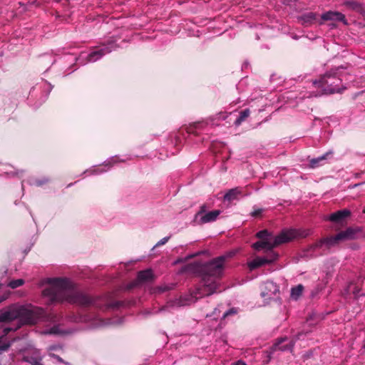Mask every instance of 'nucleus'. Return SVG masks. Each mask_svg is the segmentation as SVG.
I'll return each mask as SVG.
<instances>
[{
	"mask_svg": "<svg viewBox=\"0 0 365 365\" xmlns=\"http://www.w3.org/2000/svg\"><path fill=\"white\" fill-rule=\"evenodd\" d=\"M48 287L42 294L46 299L47 303L68 302L80 306L94 304L98 306L96 299L78 290L73 283L62 278H48L46 280Z\"/></svg>",
	"mask_w": 365,
	"mask_h": 365,
	"instance_id": "1",
	"label": "nucleus"
},
{
	"mask_svg": "<svg viewBox=\"0 0 365 365\" xmlns=\"http://www.w3.org/2000/svg\"><path fill=\"white\" fill-rule=\"evenodd\" d=\"M42 308L31 304H12L0 312V322L8 326L3 328L4 334L16 331L24 325H32L43 315Z\"/></svg>",
	"mask_w": 365,
	"mask_h": 365,
	"instance_id": "2",
	"label": "nucleus"
},
{
	"mask_svg": "<svg viewBox=\"0 0 365 365\" xmlns=\"http://www.w3.org/2000/svg\"><path fill=\"white\" fill-rule=\"evenodd\" d=\"M309 229L295 230L289 229L282 231L277 236H273L267 230H262L257 234V237L261 240L253 244L252 247L256 250H271L275 246L289 242L297 237H306L311 235Z\"/></svg>",
	"mask_w": 365,
	"mask_h": 365,
	"instance_id": "3",
	"label": "nucleus"
},
{
	"mask_svg": "<svg viewBox=\"0 0 365 365\" xmlns=\"http://www.w3.org/2000/svg\"><path fill=\"white\" fill-rule=\"evenodd\" d=\"M225 257H217L205 266V274L203 275V285L197 289L195 299L209 296L217 292L219 284L217 278L219 277L223 270Z\"/></svg>",
	"mask_w": 365,
	"mask_h": 365,
	"instance_id": "4",
	"label": "nucleus"
},
{
	"mask_svg": "<svg viewBox=\"0 0 365 365\" xmlns=\"http://www.w3.org/2000/svg\"><path fill=\"white\" fill-rule=\"evenodd\" d=\"M339 69L340 68H337L331 70L326 73L320 80L313 82L315 87L321 88L319 95L339 93L344 89V88L341 86L342 80L340 78L341 75L338 72ZM315 96H318V94Z\"/></svg>",
	"mask_w": 365,
	"mask_h": 365,
	"instance_id": "5",
	"label": "nucleus"
},
{
	"mask_svg": "<svg viewBox=\"0 0 365 365\" xmlns=\"http://www.w3.org/2000/svg\"><path fill=\"white\" fill-rule=\"evenodd\" d=\"M362 229L360 227H350L345 230L341 231L334 236L322 239L319 241L317 246L322 247L324 245L327 247L334 246L341 241L353 240L359 237Z\"/></svg>",
	"mask_w": 365,
	"mask_h": 365,
	"instance_id": "6",
	"label": "nucleus"
},
{
	"mask_svg": "<svg viewBox=\"0 0 365 365\" xmlns=\"http://www.w3.org/2000/svg\"><path fill=\"white\" fill-rule=\"evenodd\" d=\"M114 48V44L109 43L108 46H105L104 48H98L89 53L82 52L79 57L77 58V61H78L80 64H86L87 63L95 62L102 58V56H103L105 54L111 52V51Z\"/></svg>",
	"mask_w": 365,
	"mask_h": 365,
	"instance_id": "7",
	"label": "nucleus"
},
{
	"mask_svg": "<svg viewBox=\"0 0 365 365\" xmlns=\"http://www.w3.org/2000/svg\"><path fill=\"white\" fill-rule=\"evenodd\" d=\"M277 258L278 255L273 251H270L265 257H257L248 262L247 265L250 270H254L257 267L274 262Z\"/></svg>",
	"mask_w": 365,
	"mask_h": 365,
	"instance_id": "8",
	"label": "nucleus"
},
{
	"mask_svg": "<svg viewBox=\"0 0 365 365\" xmlns=\"http://www.w3.org/2000/svg\"><path fill=\"white\" fill-rule=\"evenodd\" d=\"M278 292L279 287L273 282L267 281L261 286V296L266 299H272Z\"/></svg>",
	"mask_w": 365,
	"mask_h": 365,
	"instance_id": "9",
	"label": "nucleus"
},
{
	"mask_svg": "<svg viewBox=\"0 0 365 365\" xmlns=\"http://www.w3.org/2000/svg\"><path fill=\"white\" fill-rule=\"evenodd\" d=\"M294 343L292 340H289L287 338H281L276 344H274L271 348L272 351L270 354L274 353L276 351H288L292 350Z\"/></svg>",
	"mask_w": 365,
	"mask_h": 365,
	"instance_id": "10",
	"label": "nucleus"
},
{
	"mask_svg": "<svg viewBox=\"0 0 365 365\" xmlns=\"http://www.w3.org/2000/svg\"><path fill=\"white\" fill-rule=\"evenodd\" d=\"M322 19L323 21H341L344 24H347L345 16L339 11H327L322 15Z\"/></svg>",
	"mask_w": 365,
	"mask_h": 365,
	"instance_id": "11",
	"label": "nucleus"
},
{
	"mask_svg": "<svg viewBox=\"0 0 365 365\" xmlns=\"http://www.w3.org/2000/svg\"><path fill=\"white\" fill-rule=\"evenodd\" d=\"M220 210H213L203 214V211H200L196 214V218L200 217V222L201 224L208 223L216 220L219 215Z\"/></svg>",
	"mask_w": 365,
	"mask_h": 365,
	"instance_id": "12",
	"label": "nucleus"
},
{
	"mask_svg": "<svg viewBox=\"0 0 365 365\" xmlns=\"http://www.w3.org/2000/svg\"><path fill=\"white\" fill-rule=\"evenodd\" d=\"M350 215L351 212L347 209H344L331 214L329 217V220L331 222H339L349 217Z\"/></svg>",
	"mask_w": 365,
	"mask_h": 365,
	"instance_id": "13",
	"label": "nucleus"
},
{
	"mask_svg": "<svg viewBox=\"0 0 365 365\" xmlns=\"http://www.w3.org/2000/svg\"><path fill=\"white\" fill-rule=\"evenodd\" d=\"M242 191L239 187H235L230 189L224 195L225 200L232 201L237 198V197L241 195Z\"/></svg>",
	"mask_w": 365,
	"mask_h": 365,
	"instance_id": "14",
	"label": "nucleus"
},
{
	"mask_svg": "<svg viewBox=\"0 0 365 365\" xmlns=\"http://www.w3.org/2000/svg\"><path fill=\"white\" fill-rule=\"evenodd\" d=\"M344 5L346 6L349 9L356 11L358 12H362L363 7L361 4L358 1L350 0L344 2Z\"/></svg>",
	"mask_w": 365,
	"mask_h": 365,
	"instance_id": "15",
	"label": "nucleus"
},
{
	"mask_svg": "<svg viewBox=\"0 0 365 365\" xmlns=\"http://www.w3.org/2000/svg\"><path fill=\"white\" fill-rule=\"evenodd\" d=\"M317 19V15L314 13L309 12L304 14L300 17V21L303 25H309L314 22Z\"/></svg>",
	"mask_w": 365,
	"mask_h": 365,
	"instance_id": "16",
	"label": "nucleus"
},
{
	"mask_svg": "<svg viewBox=\"0 0 365 365\" xmlns=\"http://www.w3.org/2000/svg\"><path fill=\"white\" fill-rule=\"evenodd\" d=\"M153 277V272L150 269L140 271L138 274L137 280L138 282H144L151 279Z\"/></svg>",
	"mask_w": 365,
	"mask_h": 365,
	"instance_id": "17",
	"label": "nucleus"
},
{
	"mask_svg": "<svg viewBox=\"0 0 365 365\" xmlns=\"http://www.w3.org/2000/svg\"><path fill=\"white\" fill-rule=\"evenodd\" d=\"M35 356L32 357H29L26 356H24V361L31 364V365H42L39 364V361L41 360V356H40L38 351H34Z\"/></svg>",
	"mask_w": 365,
	"mask_h": 365,
	"instance_id": "18",
	"label": "nucleus"
},
{
	"mask_svg": "<svg viewBox=\"0 0 365 365\" xmlns=\"http://www.w3.org/2000/svg\"><path fill=\"white\" fill-rule=\"evenodd\" d=\"M332 154V151H329L322 155V156L312 159L310 160V166L313 168L317 167L321 161L327 159V158L329 156H331Z\"/></svg>",
	"mask_w": 365,
	"mask_h": 365,
	"instance_id": "19",
	"label": "nucleus"
},
{
	"mask_svg": "<svg viewBox=\"0 0 365 365\" xmlns=\"http://www.w3.org/2000/svg\"><path fill=\"white\" fill-rule=\"evenodd\" d=\"M304 290V287L302 284H298L291 289V298L293 299H298L302 295Z\"/></svg>",
	"mask_w": 365,
	"mask_h": 365,
	"instance_id": "20",
	"label": "nucleus"
},
{
	"mask_svg": "<svg viewBox=\"0 0 365 365\" xmlns=\"http://www.w3.org/2000/svg\"><path fill=\"white\" fill-rule=\"evenodd\" d=\"M43 333L45 334H61V335H63V334H70L71 331L62 330L59 326H54L52 328H51L50 329L43 331Z\"/></svg>",
	"mask_w": 365,
	"mask_h": 365,
	"instance_id": "21",
	"label": "nucleus"
},
{
	"mask_svg": "<svg viewBox=\"0 0 365 365\" xmlns=\"http://www.w3.org/2000/svg\"><path fill=\"white\" fill-rule=\"evenodd\" d=\"M250 115V110L245 109L242 111L240 116L235 121V125H240Z\"/></svg>",
	"mask_w": 365,
	"mask_h": 365,
	"instance_id": "22",
	"label": "nucleus"
},
{
	"mask_svg": "<svg viewBox=\"0 0 365 365\" xmlns=\"http://www.w3.org/2000/svg\"><path fill=\"white\" fill-rule=\"evenodd\" d=\"M108 164H110V160L103 164L101 168H95L91 171H88V173H91V174H99L103 172H106L109 168H107L106 169L105 168L107 167Z\"/></svg>",
	"mask_w": 365,
	"mask_h": 365,
	"instance_id": "23",
	"label": "nucleus"
},
{
	"mask_svg": "<svg viewBox=\"0 0 365 365\" xmlns=\"http://www.w3.org/2000/svg\"><path fill=\"white\" fill-rule=\"evenodd\" d=\"M24 281L22 279H14L9 282L8 286L12 289L17 288L23 285Z\"/></svg>",
	"mask_w": 365,
	"mask_h": 365,
	"instance_id": "24",
	"label": "nucleus"
},
{
	"mask_svg": "<svg viewBox=\"0 0 365 365\" xmlns=\"http://www.w3.org/2000/svg\"><path fill=\"white\" fill-rule=\"evenodd\" d=\"M50 356L54 358L55 359H56L60 363H63L66 365H71V364L69 362L64 361L63 359L62 358H61L58 355H56V354H50Z\"/></svg>",
	"mask_w": 365,
	"mask_h": 365,
	"instance_id": "25",
	"label": "nucleus"
},
{
	"mask_svg": "<svg viewBox=\"0 0 365 365\" xmlns=\"http://www.w3.org/2000/svg\"><path fill=\"white\" fill-rule=\"evenodd\" d=\"M190 304V302H182V299H177L175 302H173L174 305L176 306H185Z\"/></svg>",
	"mask_w": 365,
	"mask_h": 365,
	"instance_id": "26",
	"label": "nucleus"
},
{
	"mask_svg": "<svg viewBox=\"0 0 365 365\" xmlns=\"http://www.w3.org/2000/svg\"><path fill=\"white\" fill-rule=\"evenodd\" d=\"M236 313H237V309H235V308H232V309H229L228 311H227L226 312L224 313L223 317L225 318L226 317H227L229 315L235 314Z\"/></svg>",
	"mask_w": 365,
	"mask_h": 365,
	"instance_id": "27",
	"label": "nucleus"
},
{
	"mask_svg": "<svg viewBox=\"0 0 365 365\" xmlns=\"http://www.w3.org/2000/svg\"><path fill=\"white\" fill-rule=\"evenodd\" d=\"M169 239H170V237H163L159 242H158V243L155 245V246L157 247V246H160V245H165L168 241Z\"/></svg>",
	"mask_w": 365,
	"mask_h": 365,
	"instance_id": "28",
	"label": "nucleus"
},
{
	"mask_svg": "<svg viewBox=\"0 0 365 365\" xmlns=\"http://www.w3.org/2000/svg\"><path fill=\"white\" fill-rule=\"evenodd\" d=\"M262 212V210L260 208H255L253 212H252V216L253 217H257L259 216Z\"/></svg>",
	"mask_w": 365,
	"mask_h": 365,
	"instance_id": "29",
	"label": "nucleus"
},
{
	"mask_svg": "<svg viewBox=\"0 0 365 365\" xmlns=\"http://www.w3.org/2000/svg\"><path fill=\"white\" fill-rule=\"evenodd\" d=\"M353 294L354 295L355 297H359L360 296H363L364 294V293H360V289H358V288H356L354 292H353Z\"/></svg>",
	"mask_w": 365,
	"mask_h": 365,
	"instance_id": "30",
	"label": "nucleus"
},
{
	"mask_svg": "<svg viewBox=\"0 0 365 365\" xmlns=\"http://www.w3.org/2000/svg\"><path fill=\"white\" fill-rule=\"evenodd\" d=\"M227 115L224 114V113H220L219 114V116H218V118L219 119H222V120H225L227 118Z\"/></svg>",
	"mask_w": 365,
	"mask_h": 365,
	"instance_id": "31",
	"label": "nucleus"
},
{
	"mask_svg": "<svg viewBox=\"0 0 365 365\" xmlns=\"http://www.w3.org/2000/svg\"><path fill=\"white\" fill-rule=\"evenodd\" d=\"M232 365H247V364L245 362H243L242 361L240 360L235 363H233Z\"/></svg>",
	"mask_w": 365,
	"mask_h": 365,
	"instance_id": "32",
	"label": "nucleus"
},
{
	"mask_svg": "<svg viewBox=\"0 0 365 365\" xmlns=\"http://www.w3.org/2000/svg\"><path fill=\"white\" fill-rule=\"evenodd\" d=\"M46 181H37L36 182V185H41L42 184H43Z\"/></svg>",
	"mask_w": 365,
	"mask_h": 365,
	"instance_id": "33",
	"label": "nucleus"
},
{
	"mask_svg": "<svg viewBox=\"0 0 365 365\" xmlns=\"http://www.w3.org/2000/svg\"><path fill=\"white\" fill-rule=\"evenodd\" d=\"M53 349H55V347H54V346H51V347L49 348V350H53Z\"/></svg>",
	"mask_w": 365,
	"mask_h": 365,
	"instance_id": "34",
	"label": "nucleus"
},
{
	"mask_svg": "<svg viewBox=\"0 0 365 365\" xmlns=\"http://www.w3.org/2000/svg\"><path fill=\"white\" fill-rule=\"evenodd\" d=\"M363 347H364V349H365V344H364Z\"/></svg>",
	"mask_w": 365,
	"mask_h": 365,
	"instance_id": "35",
	"label": "nucleus"
},
{
	"mask_svg": "<svg viewBox=\"0 0 365 365\" xmlns=\"http://www.w3.org/2000/svg\"><path fill=\"white\" fill-rule=\"evenodd\" d=\"M364 236H365V234H364Z\"/></svg>",
	"mask_w": 365,
	"mask_h": 365,
	"instance_id": "36",
	"label": "nucleus"
}]
</instances>
